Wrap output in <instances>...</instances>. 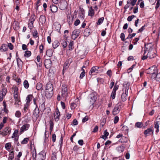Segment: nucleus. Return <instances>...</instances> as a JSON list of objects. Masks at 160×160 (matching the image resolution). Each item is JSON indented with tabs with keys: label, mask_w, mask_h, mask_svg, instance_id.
<instances>
[{
	"label": "nucleus",
	"mask_w": 160,
	"mask_h": 160,
	"mask_svg": "<svg viewBox=\"0 0 160 160\" xmlns=\"http://www.w3.org/2000/svg\"><path fill=\"white\" fill-rule=\"evenodd\" d=\"M62 97L66 98L68 96V85L66 84L62 85V90L61 92Z\"/></svg>",
	"instance_id": "1"
},
{
	"label": "nucleus",
	"mask_w": 160,
	"mask_h": 160,
	"mask_svg": "<svg viewBox=\"0 0 160 160\" xmlns=\"http://www.w3.org/2000/svg\"><path fill=\"white\" fill-rule=\"evenodd\" d=\"M154 127L156 129V132L158 133L159 132V128H160V116L157 117L156 121H155L154 123Z\"/></svg>",
	"instance_id": "2"
},
{
	"label": "nucleus",
	"mask_w": 160,
	"mask_h": 160,
	"mask_svg": "<svg viewBox=\"0 0 160 160\" xmlns=\"http://www.w3.org/2000/svg\"><path fill=\"white\" fill-rule=\"evenodd\" d=\"M46 158V153L45 151L43 150L38 154L36 160H45Z\"/></svg>",
	"instance_id": "3"
},
{
	"label": "nucleus",
	"mask_w": 160,
	"mask_h": 160,
	"mask_svg": "<svg viewBox=\"0 0 160 160\" xmlns=\"http://www.w3.org/2000/svg\"><path fill=\"white\" fill-rule=\"evenodd\" d=\"M156 66L153 65L147 69V73L148 74H155V69Z\"/></svg>",
	"instance_id": "4"
},
{
	"label": "nucleus",
	"mask_w": 160,
	"mask_h": 160,
	"mask_svg": "<svg viewBox=\"0 0 160 160\" xmlns=\"http://www.w3.org/2000/svg\"><path fill=\"white\" fill-rule=\"evenodd\" d=\"M30 127V125L29 124H25L22 126L21 128L20 132V134H21L24 131L27 130Z\"/></svg>",
	"instance_id": "5"
},
{
	"label": "nucleus",
	"mask_w": 160,
	"mask_h": 160,
	"mask_svg": "<svg viewBox=\"0 0 160 160\" xmlns=\"http://www.w3.org/2000/svg\"><path fill=\"white\" fill-rule=\"evenodd\" d=\"M52 64V62L51 60L49 59H46L44 61V65L47 68H50Z\"/></svg>",
	"instance_id": "6"
},
{
	"label": "nucleus",
	"mask_w": 160,
	"mask_h": 160,
	"mask_svg": "<svg viewBox=\"0 0 160 160\" xmlns=\"http://www.w3.org/2000/svg\"><path fill=\"white\" fill-rule=\"evenodd\" d=\"M53 90H45V96L47 98H50L53 95Z\"/></svg>",
	"instance_id": "7"
},
{
	"label": "nucleus",
	"mask_w": 160,
	"mask_h": 160,
	"mask_svg": "<svg viewBox=\"0 0 160 160\" xmlns=\"http://www.w3.org/2000/svg\"><path fill=\"white\" fill-rule=\"evenodd\" d=\"M60 116V112H59L58 108H57L54 113V116L55 120L56 121H58L59 120Z\"/></svg>",
	"instance_id": "8"
},
{
	"label": "nucleus",
	"mask_w": 160,
	"mask_h": 160,
	"mask_svg": "<svg viewBox=\"0 0 160 160\" xmlns=\"http://www.w3.org/2000/svg\"><path fill=\"white\" fill-rule=\"evenodd\" d=\"M153 131L151 127L150 128H148L147 130H145L144 132V134L146 137L148 136L153 134Z\"/></svg>",
	"instance_id": "9"
},
{
	"label": "nucleus",
	"mask_w": 160,
	"mask_h": 160,
	"mask_svg": "<svg viewBox=\"0 0 160 160\" xmlns=\"http://www.w3.org/2000/svg\"><path fill=\"white\" fill-rule=\"evenodd\" d=\"M67 7V2L64 1H61L59 2V8L61 10H65Z\"/></svg>",
	"instance_id": "10"
},
{
	"label": "nucleus",
	"mask_w": 160,
	"mask_h": 160,
	"mask_svg": "<svg viewBox=\"0 0 160 160\" xmlns=\"http://www.w3.org/2000/svg\"><path fill=\"white\" fill-rule=\"evenodd\" d=\"M53 86L51 82H48L46 86V88L45 90H53Z\"/></svg>",
	"instance_id": "11"
},
{
	"label": "nucleus",
	"mask_w": 160,
	"mask_h": 160,
	"mask_svg": "<svg viewBox=\"0 0 160 160\" xmlns=\"http://www.w3.org/2000/svg\"><path fill=\"white\" fill-rule=\"evenodd\" d=\"M120 111V110L119 108V106L116 105L113 109L112 114L114 115H116L119 113Z\"/></svg>",
	"instance_id": "12"
},
{
	"label": "nucleus",
	"mask_w": 160,
	"mask_h": 160,
	"mask_svg": "<svg viewBox=\"0 0 160 160\" xmlns=\"http://www.w3.org/2000/svg\"><path fill=\"white\" fill-rule=\"evenodd\" d=\"M100 68V67L98 66H93L91 69L89 71V73L90 75H92V73L95 72H96L97 73H98V69Z\"/></svg>",
	"instance_id": "13"
},
{
	"label": "nucleus",
	"mask_w": 160,
	"mask_h": 160,
	"mask_svg": "<svg viewBox=\"0 0 160 160\" xmlns=\"http://www.w3.org/2000/svg\"><path fill=\"white\" fill-rule=\"evenodd\" d=\"M69 59L67 60L65 62L63 66V69L62 70V73L63 74L64 73V71L67 70L69 66Z\"/></svg>",
	"instance_id": "14"
},
{
	"label": "nucleus",
	"mask_w": 160,
	"mask_h": 160,
	"mask_svg": "<svg viewBox=\"0 0 160 160\" xmlns=\"http://www.w3.org/2000/svg\"><path fill=\"white\" fill-rule=\"evenodd\" d=\"M147 55L150 59H152L155 58L157 54L154 52L152 51H149Z\"/></svg>",
	"instance_id": "15"
},
{
	"label": "nucleus",
	"mask_w": 160,
	"mask_h": 160,
	"mask_svg": "<svg viewBox=\"0 0 160 160\" xmlns=\"http://www.w3.org/2000/svg\"><path fill=\"white\" fill-rule=\"evenodd\" d=\"M17 62L18 68H22V67L23 62L21 59L18 57V58H17Z\"/></svg>",
	"instance_id": "16"
},
{
	"label": "nucleus",
	"mask_w": 160,
	"mask_h": 160,
	"mask_svg": "<svg viewBox=\"0 0 160 160\" xmlns=\"http://www.w3.org/2000/svg\"><path fill=\"white\" fill-rule=\"evenodd\" d=\"M39 110L38 108V107L36 108H36L34 110L33 115L36 118L38 117L39 114Z\"/></svg>",
	"instance_id": "17"
},
{
	"label": "nucleus",
	"mask_w": 160,
	"mask_h": 160,
	"mask_svg": "<svg viewBox=\"0 0 160 160\" xmlns=\"http://www.w3.org/2000/svg\"><path fill=\"white\" fill-rule=\"evenodd\" d=\"M126 89L127 88H126L125 90V92L123 93L121 96L122 101L123 102L127 100V96L128 92H126Z\"/></svg>",
	"instance_id": "18"
},
{
	"label": "nucleus",
	"mask_w": 160,
	"mask_h": 160,
	"mask_svg": "<svg viewBox=\"0 0 160 160\" xmlns=\"http://www.w3.org/2000/svg\"><path fill=\"white\" fill-rule=\"evenodd\" d=\"M50 10L52 13H55L57 12L58 10V7L52 4L50 6Z\"/></svg>",
	"instance_id": "19"
},
{
	"label": "nucleus",
	"mask_w": 160,
	"mask_h": 160,
	"mask_svg": "<svg viewBox=\"0 0 160 160\" xmlns=\"http://www.w3.org/2000/svg\"><path fill=\"white\" fill-rule=\"evenodd\" d=\"M39 19L41 23L42 24H43L45 23L46 19L44 15H42L40 16Z\"/></svg>",
	"instance_id": "20"
},
{
	"label": "nucleus",
	"mask_w": 160,
	"mask_h": 160,
	"mask_svg": "<svg viewBox=\"0 0 160 160\" xmlns=\"http://www.w3.org/2000/svg\"><path fill=\"white\" fill-rule=\"evenodd\" d=\"M33 98V96L32 94L28 95L27 96L26 98V100H27L26 103L29 104L30 102L32 100Z\"/></svg>",
	"instance_id": "21"
},
{
	"label": "nucleus",
	"mask_w": 160,
	"mask_h": 160,
	"mask_svg": "<svg viewBox=\"0 0 160 160\" xmlns=\"http://www.w3.org/2000/svg\"><path fill=\"white\" fill-rule=\"evenodd\" d=\"M90 29L89 28H86L84 32V35L85 37L88 36L90 34Z\"/></svg>",
	"instance_id": "22"
},
{
	"label": "nucleus",
	"mask_w": 160,
	"mask_h": 160,
	"mask_svg": "<svg viewBox=\"0 0 160 160\" xmlns=\"http://www.w3.org/2000/svg\"><path fill=\"white\" fill-rule=\"evenodd\" d=\"M61 26L60 24L58 23H56L54 25V28L55 29L60 33V29Z\"/></svg>",
	"instance_id": "23"
},
{
	"label": "nucleus",
	"mask_w": 160,
	"mask_h": 160,
	"mask_svg": "<svg viewBox=\"0 0 160 160\" xmlns=\"http://www.w3.org/2000/svg\"><path fill=\"white\" fill-rule=\"evenodd\" d=\"M118 142L122 143H126L128 142V139L126 137L123 136Z\"/></svg>",
	"instance_id": "24"
},
{
	"label": "nucleus",
	"mask_w": 160,
	"mask_h": 160,
	"mask_svg": "<svg viewBox=\"0 0 160 160\" xmlns=\"http://www.w3.org/2000/svg\"><path fill=\"white\" fill-rule=\"evenodd\" d=\"M36 88L38 90H42L43 88L42 84L40 82L38 83L36 85Z\"/></svg>",
	"instance_id": "25"
},
{
	"label": "nucleus",
	"mask_w": 160,
	"mask_h": 160,
	"mask_svg": "<svg viewBox=\"0 0 160 160\" xmlns=\"http://www.w3.org/2000/svg\"><path fill=\"white\" fill-rule=\"evenodd\" d=\"M8 49L7 45L6 44H3L1 46L0 50L2 52H5Z\"/></svg>",
	"instance_id": "26"
},
{
	"label": "nucleus",
	"mask_w": 160,
	"mask_h": 160,
	"mask_svg": "<svg viewBox=\"0 0 160 160\" xmlns=\"http://www.w3.org/2000/svg\"><path fill=\"white\" fill-rule=\"evenodd\" d=\"M7 92V89L6 88H3L0 91V94L5 96Z\"/></svg>",
	"instance_id": "27"
},
{
	"label": "nucleus",
	"mask_w": 160,
	"mask_h": 160,
	"mask_svg": "<svg viewBox=\"0 0 160 160\" xmlns=\"http://www.w3.org/2000/svg\"><path fill=\"white\" fill-rule=\"evenodd\" d=\"M88 15L91 17L93 16L94 14V10L92 8V7H91L88 11Z\"/></svg>",
	"instance_id": "28"
},
{
	"label": "nucleus",
	"mask_w": 160,
	"mask_h": 160,
	"mask_svg": "<svg viewBox=\"0 0 160 160\" xmlns=\"http://www.w3.org/2000/svg\"><path fill=\"white\" fill-rule=\"evenodd\" d=\"M80 33V30L79 29L75 30L72 32L73 34L77 37L79 35Z\"/></svg>",
	"instance_id": "29"
},
{
	"label": "nucleus",
	"mask_w": 160,
	"mask_h": 160,
	"mask_svg": "<svg viewBox=\"0 0 160 160\" xmlns=\"http://www.w3.org/2000/svg\"><path fill=\"white\" fill-rule=\"evenodd\" d=\"M31 52L30 51H26L25 52V53L24 55V56L25 57L29 58L31 55Z\"/></svg>",
	"instance_id": "30"
},
{
	"label": "nucleus",
	"mask_w": 160,
	"mask_h": 160,
	"mask_svg": "<svg viewBox=\"0 0 160 160\" xmlns=\"http://www.w3.org/2000/svg\"><path fill=\"white\" fill-rule=\"evenodd\" d=\"M52 52L51 49H49L47 50L46 52V55L50 57L52 55Z\"/></svg>",
	"instance_id": "31"
},
{
	"label": "nucleus",
	"mask_w": 160,
	"mask_h": 160,
	"mask_svg": "<svg viewBox=\"0 0 160 160\" xmlns=\"http://www.w3.org/2000/svg\"><path fill=\"white\" fill-rule=\"evenodd\" d=\"M37 61L39 62L38 64L37 63V65L39 67H40L42 66V62H40L41 61V57L39 55H38L37 57Z\"/></svg>",
	"instance_id": "32"
},
{
	"label": "nucleus",
	"mask_w": 160,
	"mask_h": 160,
	"mask_svg": "<svg viewBox=\"0 0 160 160\" xmlns=\"http://www.w3.org/2000/svg\"><path fill=\"white\" fill-rule=\"evenodd\" d=\"M143 124L142 122H137L136 123L135 126L136 128H141L143 126Z\"/></svg>",
	"instance_id": "33"
},
{
	"label": "nucleus",
	"mask_w": 160,
	"mask_h": 160,
	"mask_svg": "<svg viewBox=\"0 0 160 160\" xmlns=\"http://www.w3.org/2000/svg\"><path fill=\"white\" fill-rule=\"evenodd\" d=\"M8 160H12L14 158V152L13 151L11 152L9 155Z\"/></svg>",
	"instance_id": "34"
},
{
	"label": "nucleus",
	"mask_w": 160,
	"mask_h": 160,
	"mask_svg": "<svg viewBox=\"0 0 160 160\" xmlns=\"http://www.w3.org/2000/svg\"><path fill=\"white\" fill-rule=\"evenodd\" d=\"M50 133L52 132L53 129L54 127V123L52 120H50Z\"/></svg>",
	"instance_id": "35"
},
{
	"label": "nucleus",
	"mask_w": 160,
	"mask_h": 160,
	"mask_svg": "<svg viewBox=\"0 0 160 160\" xmlns=\"http://www.w3.org/2000/svg\"><path fill=\"white\" fill-rule=\"evenodd\" d=\"M137 1V0H133L131 2H130L128 1L127 2V3L126 4L130 6V4H131V5L132 6H134L135 5Z\"/></svg>",
	"instance_id": "36"
},
{
	"label": "nucleus",
	"mask_w": 160,
	"mask_h": 160,
	"mask_svg": "<svg viewBox=\"0 0 160 160\" xmlns=\"http://www.w3.org/2000/svg\"><path fill=\"white\" fill-rule=\"evenodd\" d=\"M59 43L58 41H55L53 43H52V47L53 48L55 49L57 47H58L59 45Z\"/></svg>",
	"instance_id": "37"
},
{
	"label": "nucleus",
	"mask_w": 160,
	"mask_h": 160,
	"mask_svg": "<svg viewBox=\"0 0 160 160\" xmlns=\"http://www.w3.org/2000/svg\"><path fill=\"white\" fill-rule=\"evenodd\" d=\"M73 41H71L70 43L69 44L68 46V48L69 50L70 51L72 50L73 48Z\"/></svg>",
	"instance_id": "38"
},
{
	"label": "nucleus",
	"mask_w": 160,
	"mask_h": 160,
	"mask_svg": "<svg viewBox=\"0 0 160 160\" xmlns=\"http://www.w3.org/2000/svg\"><path fill=\"white\" fill-rule=\"evenodd\" d=\"M96 101V98L95 97L93 96L90 98V104L92 105H93Z\"/></svg>",
	"instance_id": "39"
},
{
	"label": "nucleus",
	"mask_w": 160,
	"mask_h": 160,
	"mask_svg": "<svg viewBox=\"0 0 160 160\" xmlns=\"http://www.w3.org/2000/svg\"><path fill=\"white\" fill-rule=\"evenodd\" d=\"M4 131L6 133V134L7 135L8 134H10L11 132V129H10L9 127H6L4 128Z\"/></svg>",
	"instance_id": "40"
},
{
	"label": "nucleus",
	"mask_w": 160,
	"mask_h": 160,
	"mask_svg": "<svg viewBox=\"0 0 160 160\" xmlns=\"http://www.w3.org/2000/svg\"><path fill=\"white\" fill-rule=\"evenodd\" d=\"M104 19V17H102L101 18H99L97 22V24L98 25H100L101 23H102Z\"/></svg>",
	"instance_id": "41"
},
{
	"label": "nucleus",
	"mask_w": 160,
	"mask_h": 160,
	"mask_svg": "<svg viewBox=\"0 0 160 160\" xmlns=\"http://www.w3.org/2000/svg\"><path fill=\"white\" fill-rule=\"evenodd\" d=\"M23 86L26 89H27L29 87V83L28 81L27 80H25L23 82Z\"/></svg>",
	"instance_id": "42"
},
{
	"label": "nucleus",
	"mask_w": 160,
	"mask_h": 160,
	"mask_svg": "<svg viewBox=\"0 0 160 160\" xmlns=\"http://www.w3.org/2000/svg\"><path fill=\"white\" fill-rule=\"evenodd\" d=\"M29 140V138H24L21 142V144H27Z\"/></svg>",
	"instance_id": "43"
},
{
	"label": "nucleus",
	"mask_w": 160,
	"mask_h": 160,
	"mask_svg": "<svg viewBox=\"0 0 160 160\" xmlns=\"http://www.w3.org/2000/svg\"><path fill=\"white\" fill-rule=\"evenodd\" d=\"M34 150H35V153L32 154V157L33 160H36L37 159V153L36 150L35 148H34Z\"/></svg>",
	"instance_id": "44"
},
{
	"label": "nucleus",
	"mask_w": 160,
	"mask_h": 160,
	"mask_svg": "<svg viewBox=\"0 0 160 160\" xmlns=\"http://www.w3.org/2000/svg\"><path fill=\"white\" fill-rule=\"evenodd\" d=\"M34 14L32 15L31 16L29 20V21L30 22H34V21L35 20V18Z\"/></svg>",
	"instance_id": "45"
},
{
	"label": "nucleus",
	"mask_w": 160,
	"mask_h": 160,
	"mask_svg": "<svg viewBox=\"0 0 160 160\" xmlns=\"http://www.w3.org/2000/svg\"><path fill=\"white\" fill-rule=\"evenodd\" d=\"M14 89V93H13V94H15V95H17L18 94V87L16 86H15L13 88Z\"/></svg>",
	"instance_id": "46"
},
{
	"label": "nucleus",
	"mask_w": 160,
	"mask_h": 160,
	"mask_svg": "<svg viewBox=\"0 0 160 160\" xmlns=\"http://www.w3.org/2000/svg\"><path fill=\"white\" fill-rule=\"evenodd\" d=\"M34 32L32 33V35L34 37H37L38 36V33L36 29H35L33 30Z\"/></svg>",
	"instance_id": "47"
},
{
	"label": "nucleus",
	"mask_w": 160,
	"mask_h": 160,
	"mask_svg": "<svg viewBox=\"0 0 160 160\" xmlns=\"http://www.w3.org/2000/svg\"><path fill=\"white\" fill-rule=\"evenodd\" d=\"M33 22H30L28 23V27L31 30L33 28Z\"/></svg>",
	"instance_id": "48"
},
{
	"label": "nucleus",
	"mask_w": 160,
	"mask_h": 160,
	"mask_svg": "<svg viewBox=\"0 0 160 160\" xmlns=\"http://www.w3.org/2000/svg\"><path fill=\"white\" fill-rule=\"evenodd\" d=\"M21 113L19 111H17L15 113V116L17 118H19L21 117Z\"/></svg>",
	"instance_id": "49"
},
{
	"label": "nucleus",
	"mask_w": 160,
	"mask_h": 160,
	"mask_svg": "<svg viewBox=\"0 0 160 160\" xmlns=\"http://www.w3.org/2000/svg\"><path fill=\"white\" fill-rule=\"evenodd\" d=\"M135 17H136V16L134 15L129 16L127 20L128 21L130 22L132 20V19Z\"/></svg>",
	"instance_id": "50"
},
{
	"label": "nucleus",
	"mask_w": 160,
	"mask_h": 160,
	"mask_svg": "<svg viewBox=\"0 0 160 160\" xmlns=\"http://www.w3.org/2000/svg\"><path fill=\"white\" fill-rule=\"evenodd\" d=\"M136 34V33H133L132 34H129L128 35V37L126 38V39L129 38H132V37H134L135 36Z\"/></svg>",
	"instance_id": "51"
},
{
	"label": "nucleus",
	"mask_w": 160,
	"mask_h": 160,
	"mask_svg": "<svg viewBox=\"0 0 160 160\" xmlns=\"http://www.w3.org/2000/svg\"><path fill=\"white\" fill-rule=\"evenodd\" d=\"M61 44L62 45V47L64 48H65L67 46V43L66 41L64 40H63V41H62Z\"/></svg>",
	"instance_id": "52"
},
{
	"label": "nucleus",
	"mask_w": 160,
	"mask_h": 160,
	"mask_svg": "<svg viewBox=\"0 0 160 160\" xmlns=\"http://www.w3.org/2000/svg\"><path fill=\"white\" fill-rule=\"evenodd\" d=\"M11 147V143H8L5 144V148L7 150L8 149H10Z\"/></svg>",
	"instance_id": "53"
},
{
	"label": "nucleus",
	"mask_w": 160,
	"mask_h": 160,
	"mask_svg": "<svg viewBox=\"0 0 160 160\" xmlns=\"http://www.w3.org/2000/svg\"><path fill=\"white\" fill-rule=\"evenodd\" d=\"M29 105L28 104H27L26 103L25 104L24 108L23 109V110L24 111V112H26L28 110V107Z\"/></svg>",
	"instance_id": "54"
},
{
	"label": "nucleus",
	"mask_w": 160,
	"mask_h": 160,
	"mask_svg": "<svg viewBox=\"0 0 160 160\" xmlns=\"http://www.w3.org/2000/svg\"><path fill=\"white\" fill-rule=\"evenodd\" d=\"M120 38L122 41H125V34L123 33H121L120 35Z\"/></svg>",
	"instance_id": "55"
},
{
	"label": "nucleus",
	"mask_w": 160,
	"mask_h": 160,
	"mask_svg": "<svg viewBox=\"0 0 160 160\" xmlns=\"http://www.w3.org/2000/svg\"><path fill=\"white\" fill-rule=\"evenodd\" d=\"M79 10L80 11L82 14L84 16L85 13V11L84 9L83 8H81L80 7L79 8Z\"/></svg>",
	"instance_id": "56"
},
{
	"label": "nucleus",
	"mask_w": 160,
	"mask_h": 160,
	"mask_svg": "<svg viewBox=\"0 0 160 160\" xmlns=\"http://www.w3.org/2000/svg\"><path fill=\"white\" fill-rule=\"evenodd\" d=\"M145 25H144V26H142L138 30L137 32L138 33H139L140 32H141L142 31H143L144 29H145Z\"/></svg>",
	"instance_id": "57"
},
{
	"label": "nucleus",
	"mask_w": 160,
	"mask_h": 160,
	"mask_svg": "<svg viewBox=\"0 0 160 160\" xmlns=\"http://www.w3.org/2000/svg\"><path fill=\"white\" fill-rule=\"evenodd\" d=\"M88 120V116H86L85 117H84L82 120V122H86Z\"/></svg>",
	"instance_id": "58"
},
{
	"label": "nucleus",
	"mask_w": 160,
	"mask_h": 160,
	"mask_svg": "<svg viewBox=\"0 0 160 160\" xmlns=\"http://www.w3.org/2000/svg\"><path fill=\"white\" fill-rule=\"evenodd\" d=\"M121 129L122 131H125L126 132H128V127L126 126H123L122 128Z\"/></svg>",
	"instance_id": "59"
},
{
	"label": "nucleus",
	"mask_w": 160,
	"mask_h": 160,
	"mask_svg": "<svg viewBox=\"0 0 160 160\" xmlns=\"http://www.w3.org/2000/svg\"><path fill=\"white\" fill-rule=\"evenodd\" d=\"M15 104L19 105L21 103L20 101L19 98L17 99H15Z\"/></svg>",
	"instance_id": "60"
},
{
	"label": "nucleus",
	"mask_w": 160,
	"mask_h": 160,
	"mask_svg": "<svg viewBox=\"0 0 160 160\" xmlns=\"http://www.w3.org/2000/svg\"><path fill=\"white\" fill-rule=\"evenodd\" d=\"M18 130L16 129L15 130L13 133L12 134V138H14L16 134H18Z\"/></svg>",
	"instance_id": "61"
},
{
	"label": "nucleus",
	"mask_w": 160,
	"mask_h": 160,
	"mask_svg": "<svg viewBox=\"0 0 160 160\" xmlns=\"http://www.w3.org/2000/svg\"><path fill=\"white\" fill-rule=\"evenodd\" d=\"M107 74L111 78L112 76V72L111 70H109L107 72Z\"/></svg>",
	"instance_id": "62"
},
{
	"label": "nucleus",
	"mask_w": 160,
	"mask_h": 160,
	"mask_svg": "<svg viewBox=\"0 0 160 160\" xmlns=\"http://www.w3.org/2000/svg\"><path fill=\"white\" fill-rule=\"evenodd\" d=\"M8 46L10 50H12L13 48V46L11 43H8Z\"/></svg>",
	"instance_id": "63"
},
{
	"label": "nucleus",
	"mask_w": 160,
	"mask_h": 160,
	"mask_svg": "<svg viewBox=\"0 0 160 160\" xmlns=\"http://www.w3.org/2000/svg\"><path fill=\"white\" fill-rule=\"evenodd\" d=\"M80 23V20L78 19H77L74 22V25L75 26H77Z\"/></svg>",
	"instance_id": "64"
}]
</instances>
